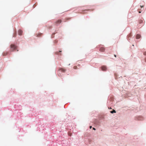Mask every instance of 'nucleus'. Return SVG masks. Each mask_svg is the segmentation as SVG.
Segmentation results:
<instances>
[{
    "mask_svg": "<svg viewBox=\"0 0 146 146\" xmlns=\"http://www.w3.org/2000/svg\"><path fill=\"white\" fill-rule=\"evenodd\" d=\"M11 51H13L17 48V46L14 44H11L10 45Z\"/></svg>",
    "mask_w": 146,
    "mask_h": 146,
    "instance_id": "1",
    "label": "nucleus"
},
{
    "mask_svg": "<svg viewBox=\"0 0 146 146\" xmlns=\"http://www.w3.org/2000/svg\"><path fill=\"white\" fill-rule=\"evenodd\" d=\"M66 70L64 68H59V69L58 71V74H59L60 73V71L61 72H65ZM58 76H59V74H58Z\"/></svg>",
    "mask_w": 146,
    "mask_h": 146,
    "instance_id": "2",
    "label": "nucleus"
},
{
    "mask_svg": "<svg viewBox=\"0 0 146 146\" xmlns=\"http://www.w3.org/2000/svg\"><path fill=\"white\" fill-rule=\"evenodd\" d=\"M62 22V20L60 19H59L56 21L54 22V24L56 25H58V24Z\"/></svg>",
    "mask_w": 146,
    "mask_h": 146,
    "instance_id": "3",
    "label": "nucleus"
},
{
    "mask_svg": "<svg viewBox=\"0 0 146 146\" xmlns=\"http://www.w3.org/2000/svg\"><path fill=\"white\" fill-rule=\"evenodd\" d=\"M105 50V48L104 47H101L100 48L99 50L101 52H104Z\"/></svg>",
    "mask_w": 146,
    "mask_h": 146,
    "instance_id": "4",
    "label": "nucleus"
},
{
    "mask_svg": "<svg viewBox=\"0 0 146 146\" xmlns=\"http://www.w3.org/2000/svg\"><path fill=\"white\" fill-rule=\"evenodd\" d=\"M23 31L21 30H19L18 31V34L19 35H22Z\"/></svg>",
    "mask_w": 146,
    "mask_h": 146,
    "instance_id": "5",
    "label": "nucleus"
},
{
    "mask_svg": "<svg viewBox=\"0 0 146 146\" xmlns=\"http://www.w3.org/2000/svg\"><path fill=\"white\" fill-rule=\"evenodd\" d=\"M103 71H105L106 70V67L105 66H103L101 67Z\"/></svg>",
    "mask_w": 146,
    "mask_h": 146,
    "instance_id": "6",
    "label": "nucleus"
},
{
    "mask_svg": "<svg viewBox=\"0 0 146 146\" xmlns=\"http://www.w3.org/2000/svg\"><path fill=\"white\" fill-rule=\"evenodd\" d=\"M141 37V35H140L139 34H137V35L136 36V38L137 39H138L139 38H140Z\"/></svg>",
    "mask_w": 146,
    "mask_h": 146,
    "instance_id": "7",
    "label": "nucleus"
},
{
    "mask_svg": "<svg viewBox=\"0 0 146 146\" xmlns=\"http://www.w3.org/2000/svg\"><path fill=\"white\" fill-rule=\"evenodd\" d=\"M111 113H116V111H115V110H113V111H111Z\"/></svg>",
    "mask_w": 146,
    "mask_h": 146,
    "instance_id": "8",
    "label": "nucleus"
},
{
    "mask_svg": "<svg viewBox=\"0 0 146 146\" xmlns=\"http://www.w3.org/2000/svg\"><path fill=\"white\" fill-rule=\"evenodd\" d=\"M41 35H42L41 33H38V34H37V35H36L37 36L39 37V36H40Z\"/></svg>",
    "mask_w": 146,
    "mask_h": 146,
    "instance_id": "9",
    "label": "nucleus"
},
{
    "mask_svg": "<svg viewBox=\"0 0 146 146\" xmlns=\"http://www.w3.org/2000/svg\"><path fill=\"white\" fill-rule=\"evenodd\" d=\"M17 35V33H16L15 32V33L14 34H13V37H16V36Z\"/></svg>",
    "mask_w": 146,
    "mask_h": 146,
    "instance_id": "10",
    "label": "nucleus"
},
{
    "mask_svg": "<svg viewBox=\"0 0 146 146\" xmlns=\"http://www.w3.org/2000/svg\"><path fill=\"white\" fill-rule=\"evenodd\" d=\"M73 68L75 69H77V67L76 66H74L73 67Z\"/></svg>",
    "mask_w": 146,
    "mask_h": 146,
    "instance_id": "11",
    "label": "nucleus"
},
{
    "mask_svg": "<svg viewBox=\"0 0 146 146\" xmlns=\"http://www.w3.org/2000/svg\"><path fill=\"white\" fill-rule=\"evenodd\" d=\"M7 54V53H4L3 54V56H6Z\"/></svg>",
    "mask_w": 146,
    "mask_h": 146,
    "instance_id": "12",
    "label": "nucleus"
},
{
    "mask_svg": "<svg viewBox=\"0 0 146 146\" xmlns=\"http://www.w3.org/2000/svg\"><path fill=\"white\" fill-rule=\"evenodd\" d=\"M143 22V21L142 20H140L139 21V23H141Z\"/></svg>",
    "mask_w": 146,
    "mask_h": 146,
    "instance_id": "13",
    "label": "nucleus"
},
{
    "mask_svg": "<svg viewBox=\"0 0 146 146\" xmlns=\"http://www.w3.org/2000/svg\"><path fill=\"white\" fill-rule=\"evenodd\" d=\"M140 7H141V8H142V7H143V6H140Z\"/></svg>",
    "mask_w": 146,
    "mask_h": 146,
    "instance_id": "14",
    "label": "nucleus"
},
{
    "mask_svg": "<svg viewBox=\"0 0 146 146\" xmlns=\"http://www.w3.org/2000/svg\"><path fill=\"white\" fill-rule=\"evenodd\" d=\"M144 55H146V52H145L144 53Z\"/></svg>",
    "mask_w": 146,
    "mask_h": 146,
    "instance_id": "15",
    "label": "nucleus"
},
{
    "mask_svg": "<svg viewBox=\"0 0 146 146\" xmlns=\"http://www.w3.org/2000/svg\"><path fill=\"white\" fill-rule=\"evenodd\" d=\"M58 52H56V54H58Z\"/></svg>",
    "mask_w": 146,
    "mask_h": 146,
    "instance_id": "16",
    "label": "nucleus"
},
{
    "mask_svg": "<svg viewBox=\"0 0 146 146\" xmlns=\"http://www.w3.org/2000/svg\"><path fill=\"white\" fill-rule=\"evenodd\" d=\"M90 129H91L92 128V126H90Z\"/></svg>",
    "mask_w": 146,
    "mask_h": 146,
    "instance_id": "17",
    "label": "nucleus"
},
{
    "mask_svg": "<svg viewBox=\"0 0 146 146\" xmlns=\"http://www.w3.org/2000/svg\"><path fill=\"white\" fill-rule=\"evenodd\" d=\"M89 10H84L83 11H88Z\"/></svg>",
    "mask_w": 146,
    "mask_h": 146,
    "instance_id": "18",
    "label": "nucleus"
},
{
    "mask_svg": "<svg viewBox=\"0 0 146 146\" xmlns=\"http://www.w3.org/2000/svg\"><path fill=\"white\" fill-rule=\"evenodd\" d=\"M93 129L94 130H96L95 128H93Z\"/></svg>",
    "mask_w": 146,
    "mask_h": 146,
    "instance_id": "19",
    "label": "nucleus"
},
{
    "mask_svg": "<svg viewBox=\"0 0 146 146\" xmlns=\"http://www.w3.org/2000/svg\"><path fill=\"white\" fill-rule=\"evenodd\" d=\"M139 13H141V11H139Z\"/></svg>",
    "mask_w": 146,
    "mask_h": 146,
    "instance_id": "20",
    "label": "nucleus"
},
{
    "mask_svg": "<svg viewBox=\"0 0 146 146\" xmlns=\"http://www.w3.org/2000/svg\"><path fill=\"white\" fill-rule=\"evenodd\" d=\"M59 52H61L62 51L61 50H59Z\"/></svg>",
    "mask_w": 146,
    "mask_h": 146,
    "instance_id": "21",
    "label": "nucleus"
},
{
    "mask_svg": "<svg viewBox=\"0 0 146 146\" xmlns=\"http://www.w3.org/2000/svg\"><path fill=\"white\" fill-rule=\"evenodd\" d=\"M114 56L115 57H116V55H114Z\"/></svg>",
    "mask_w": 146,
    "mask_h": 146,
    "instance_id": "22",
    "label": "nucleus"
},
{
    "mask_svg": "<svg viewBox=\"0 0 146 146\" xmlns=\"http://www.w3.org/2000/svg\"><path fill=\"white\" fill-rule=\"evenodd\" d=\"M140 11H143V10H142V9H141V10H140Z\"/></svg>",
    "mask_w": 146,
    "mask_h": 146,
    "instance_id": "23",
    "label": "nucleus"
},
{
    "mask_svg": "<svg viewBox=\"0 0 146 146\" xmlns=\"http://www.w3.org/2000/svg\"><path fill=\"white\" fill-rule=\"evenodd\" d=\"M69 135L70 136H71V135H70V134Z\"/></svg>",
    "mask_w": 146,
    "mask_h": 146,
    "instance_id": "24",
    "label": "nucleus"
},
{
    "mask_svg": "<svg viewBox=\"0 0 146 146\" xmlns=\"http://www.w3.org/2000/svg\"><path fill=\"white\" fill-rule=\"evenodd\" d=\"M69 135L70 136H71V135H70V134Z\"/></svg>",
    "mask_w": 146,
    "mask_h": 146,
    "instance_id": "25",
    "label": "nucleus"
}]
</instances>
